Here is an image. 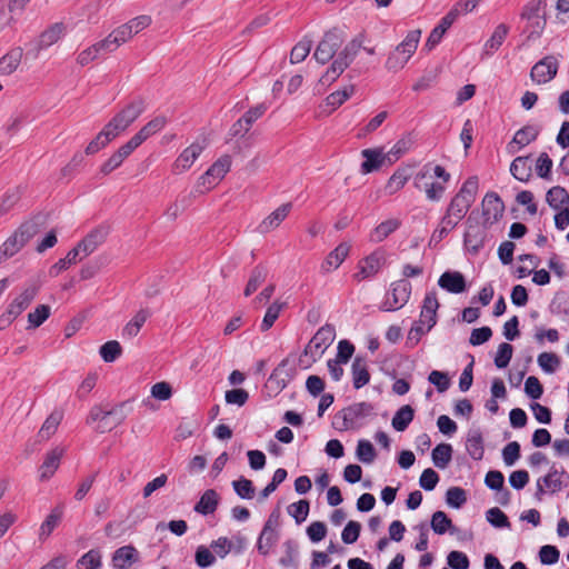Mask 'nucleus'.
<instances>
[{
	"label": "nucleus",
	"mask_w": 569,
	"mask_h": 569,
	"mask_svg": "<svg viewBox=\"0 0 569 569\" xmlns=\"http://www.w3.org/2000/svg\"><path fill=\"white\" fill-rule=\"evenodd\" d=\"M219 496L213 489H208L200 497V500L194 506V511L201 515L213 513L218 507Z\"/></svg>",
	"instance_id": "nucleus-36"
},
{
	"label": "nucleus",
	"mask_w": 569,
	"mask_h": 569,
	"mask_svg": "<svg viewBox=\"0 0 569 569\" xmlns=\"http://www.w3.org/2000/svg\"><path fill=\"white\" fill-rule=\"evenodd\" d=\"M505 204L500 197L495 192L486 193L482 200V214L485 223L493 224L503 214Z\"/></svg>",
	"instance_id": "nucleus-17"
},
{
	"label": "nucleus",
	"mask_w": 569,
	"mask_h": 569,
	"mask_svg": "<svg viewBox=\"0 0 569 569\" xmlns=\"http://www.w3.org/2000/svg\"><path fill=\"white\" fill-rule=\"evenodd\" d=\"M350 250L348 243H340L332 251L328 253L323 262L321 263V271L323 273L331 272L340 267L345 261Z\"/></svg>",
	"instance_id": "nucleus-25"
},
{
	"label": "nucleus",
	"mask_w": 569,
	"mask_h": 569,
	"mask_svg": "<svg viewBox=\"0 0 569 569\" xmlns=\"http://www.w3.org/2000/svg\"><path fill=\"white\" fill-rule=\"evenodd\" d=\"M311 41L308 39H303L299 41L291 50L290 53V61L291 63H299L302 62L311 50Z\"/></svg>",
	"instance_id": "nucleus-60"
},
{
	"label": "nucleus",
	"mask_w": 569,
	"mask_h": 569,
	"mask_svg": "<svg viewBox=\"0 0 569 569\" xmlns=\"http://www.w3.org/2000/svg\"><path fill=\"white\" fill-rule=\"evenodd\" d=\"M370 380L367 362L357 357L352 363V382L356 389L365 387Z\"/></svg>",
	"instance_id": "nucleus-39"
},
{
	"label": "nucleus",
	"mask_w": 569,
	"mask_h": 569,
	"mask_svg": "<svg viewBox=\"0 0 569 569\" xmlns=\"http://www.w3.org/2000/svg\"><path fill=\"white\" fill-rule=\"evenodd\" d=\"M62 413L59 411H53L42 423L38 437L41 440H48L51 436H53L61 422Z\"/></svg>",
	"instance_id": "nucleus-47"
},
{
	"label": "nucleus",
	"mask_w": 569,
	"mask_h": 569,
	"mask_svg": "<svg viewBox=\"0 0 569 569\" xmlns=\"http://www.w3.org/2000/svg\"><path fill=\"white\" fill-rule=\"evenodd\" d=\"M569 476L565 470L551 467L549 472L537 480L536 498L541 499L545 493H557L568 486Z\"/></svg>",
	"instance_id": "nucleus-10"
},
{
	"label": "nucleus",
	"mask_w": 569,
	"mask_h": 569,
	"mask_svg": "<svg viewBox=\"0 0 569 569\" xmlns=\"http://www.w3.org/2000/svg\"><path fill=\"white\" fill-rule=\"evenodd\" d=\"M206 148V141H196L187 147L176 159L173 163V171L180 173L188 170L202 153Z\"/></svg>",
	"instance_id": "nucleus-16"
},
{
	"label": "nucleus",
	"mask_w": 569,
	"mask_h": 569,
	"mask_svg": "<svg viewBox=\"0 0 569 569\" xmlns=\"http://www.w3.org/2000/svg\"><path fill=\"white\" fill-rule=\"evenodd\" d=\"M138 560V552L133 546H123L117 549L112 557V562L117 569H128Z\"/></svg>",
	"instance_id": "nucleus-32"
},
{
	"label": "nucleus",
	"mask_w": 569,
	"mask_h": 569,
	"mask_svg": "<svg viewBox=\"0 0 569 569\" xmlns=\"http://www.w3.org/2000/svg\"><path fill=\"white\" fill-rule=\"evenodd\" d=\"M63 516V506L59 505L54 507L51 512L47 516L44 521L41 523L39 529V539L46 540L56 527L59 525Z\"/></svg>",
	"instance_id": "nucleus-35"
},
{
	"label": "nucleus",
	"mask_w": 569,
	"mask_h": 569,
	"mask_svg": "<svg viewBox=\"0 0 569 569\" xmlns=\"http://www.w3.org/2000/svg\"><path fill=\"white\" fill-rule=\"evenodd\" d=\"M511 174L519 181L526 182L531 177V163L529 157H517L510 164Z\"/></svg>",
	"instance_id": "nucleus-38"
},
{
	"label": "nucleus",
	"mask_w": 569,
	"mask_h": 569,
	"mask_svg": "<svg viewBox=\"0 0 569 569\" xmlns=\"http://www.w3.org/2000/svg\"><path fill=\"white\" fill-rule=\"evenodd\" d=\"M466 449L475 460H481L485 453L483 438L479 429H471L468 432Z\"/></svg>",
	"instance_id": "nucleus-34"
},
{
	"label": "nucleus",
	"mask_w": 569,
	"mask_h": 569,
	"mask_svg": "<svg viewBox=\"0 0 569 569\" xmlns=\"http://www.w3.org/2000/svg\"><path fill=\"white\" fill-rule=\"evenodd\" d=\"M342 42L343 38L338 31L332 30L327 32L316 48L313 53L315 59L322 64L327 63L335 57Z\"/></svg>",
	"instance_id": "nucleus-13"
},
{
	"label": "nucleus",
	"mask_w": 569,
	"mask_h": 569,
	"mask_svg": "<svg viewBox=\"0 0 569 569\" xmlns=\"http://www.w3.org/2000/svg\"><path fill=\"white\" fill-rule=\"evenodd\" d=\"M413 139L410 134L400 138L387 152V160L389 163L397 161L400 157L406 154L412 147Z\"/></svg>",
	"instance_id": "nucleus-45"
},
{
	"label": "nucleus",
	"mask_w": 569,
	"mask_h": 569,
	"mask_svg": "<svg viewBox=\"0 0 569 569\" xmlns=\"http://www.w3.org/2000/svg\"><path fill=\"white\" fill-rule=\"evenodd\" d=\"M361 156L365 158L361 163L363 174L379 170L387 160V153H382L381 149H363Z\"/></svg>",
	"instance_id": "nucleus-26"
},
{
	"label": "nucleus",
	"mask_w": 569,
	"mask_h": 569,
	"mask_svg": "<svg viewBox=\"0 0 569 569\" xmlns=\"http://www.w3.org/2000/svg\"><path fill=\"white\" fill-rule=\"evenodd\" d=\"M38 232V223L33 220H29L23 222L13 233L18 237L21 243L26 246Z\"/></svg>",
	"instance_id": "nucleus-51"
},
{
	"label": "nucleus",
	"mask_w": 569,
	"mask_h": 569,
	"mask_svg": "<svg viewBox=\"0 0 569 569\" xmlns=\"http://www.w3.org/2000/svg\"><path fill=\"white\" fill-rule=\"evenodd\" d=\"M79 569H99L101 567V552L97 549L89 550L77 562Z\"/></svg>",
	"instance_id": "nucleus-54"
},
{
	"label": "nucleus",
	"mask_w": 569,
	"mask_h": 569,
	"mask_svg": "<svg viewBox=\"0 0 569 569\" xmlns=\"http://www.w3.org/2000/svg\"><path fill=\"white\" fill-rule=\"evenodd\" d=\"M236 493L242 499H252L254 496V488L252 481L241 477L232 482Z\"/></svg>",
	"instance_id": "nucleus-64"
},
{
	"label": "nucleus",
	"mask_w": 569,
	"mask_h": 569,
	"mask_svg": "<svg viewBox=\"0 0 569 569\" xmlns=\"http://www.w3.org/2000/svg\"><path fill=\"white\" fill-rule=\"evenodd\" d=\"M357 458L363 463H371L376 459V450L369 440L361 439L358 441Z\"/></svg>",
	"instance_id": "nucleus-55"
},
{
	"label": "nucleus",
	"mask_w": 569,
	"mask_h": 569,
	"mask_svg": "<svg viewBox=\"0 0 569 569\" xmlns=\"http://www.w3.org/2000/svg\"><path fill=\"white\" fill-rule=\"evenodd\" d=\"M231 168V157L224 154L220 157L212 166L199 178L197 191L204 193L214 188L229 172Z\"/></svg>",
	"instance_id": "nucleus-9"
},
{
	"label": "nucleus",
	"mask_w": 569,
	"mask_h": 569,
	"mask_svg": "<svg viewBox=\"0 0 569 569\" xmlns=\"http://www.w3.org/2000/svg\"><path fill=\"white\" fill-rule=\"evenodd\" d=\"M336 338V329L332 325L320 327L306 346L300 357V363L306 367L311 366L319 360L325 351L331 346Z\"/></svg>",
	"instance_id": "nucleus-2"
},
{
	"label": "nucleus",
	"mask_w": 569,
	"mask_h": 569,
	"mask_svg": "<svg viewBox=\"0 0 569 569\" xmlns=\"http://www.w3.org/2000/svg\"><path fill=\"white\" fill-rule=\"evenodd\" d=\"M487 521L496 528H510L508 517L499 508L493 507L486 512Z\"/></svg>",
	"instance_id": "nucleus-62"
},
{
	"label": "nucleus",
	"mask_w": 569,
	"mask_h": 569,
	"mask_svg": "<svg viewBox=\"0 0 569 569\" xmlns=\"http://www.w3.org/2000/svg\"><path fill=\"white\" fill-rule=\"evenodd\" d=\"M78 252L73 248L67 253V256L60 260H58L54 264H52L49 269L50 277H57L63 270H67L71 264L77 262Z\"/></svg>",
	"instance_id": "nucleus-53"
},
{
	"label": "nucleus",
	"mask_w": 569,
	"mask_h": 569,
	"mask_svg": "<svg viewBox=\"0 0 569 569\" xmlns=\"http://www.w3.org/2000/svg\"><path fill=\"white\" fill-rule=\"evenodd\" d=\"M279 539L278 531L262 529L257 541V549L260 555H268Z\"/></svg>",
	"instance_id": "nucleus-49"
},
{
	"label": "nucleus",
	"mask_w": 569,
	"mask_h": 569,
	"mask_svg": "<svg viewBox=\"0 0 569 569\" xmlns=\"http://www.w3.org/2000/svg\"><path fill=\"white\" fill-rule=\"evenodd\" d=\"M64 449L56 447L48 451L44 456L43 462L39 467V480L44 482L52 478L58 470Z\"/></svg>",
	"instance_id": "nucleus-18"
},
{
	"label": "nucleus",
	"mask_w": 569,
	"mask_h": 569,
	"mask_svg": "<svg viewBox=\"0 0 569 569\" xmlns=\"http://www.w3.org/2000/svg\"><path fill=\"white\" fill-rule=\"evenodd\" d=\"M539 367L547 373H552L560 365V360L557 355L552 352H542L538 356Z\"/></svg>",
	"instance_id": "nucleus-63"
},
{
	"label": "nucleus",
	"mask_w": 569,
	"mask_h": 569,
	"mask_svg": "<svg viewBox=\"0 0 569 569\" xmlns=\"http://www.w3.org/2000/svg\"><path fill=\"white\" fill-rule=\"evenodd\" d=\"M100 356L106 362H113L122 352L118 341L111 340L100 347Z\"/></svg>",
	"instance_id": "nucleus-59"
},
{
	"label": "nucleus",
	"mask_w": 569,
	"mask_h": 569,
	"mask_svg": "<svg viewBox=\"0 0 569 569\" xmlns=\"http://www.w3.org/2000/svg\"><path fill=\"white\" fill-rule=\"evenodd\" d=\"M268 270L264 266L258 264L251 271L248 283L244 288V296H251L266 280Z\"/></svg>",
	"instance_id": "nucleus-44"
},
{
	"label": "nucleus",
	"mask_w": 569,
	"mask_h": 569,
	"mask_svg": "<svg viewBox=\"0 0 569 569\" xmlns=\"http://www.w3.org/2000/svg\"><path fill=\"white\" fill-rule=\"evenodd\" d=\"M136 150L130 141L121 146L110 158L104 161L100 168V172L104 176L111 173L119 168L123 161Z\"/></svg>",
	"instance_id": "nucleus-23"
},
{
	"label": "nucleus",
	"mask_w": 569,
	"mask_h": 569,
	"mask_svg": "<svg viewBox=\"0 0 569 569\" xmlns=\"http://www.w3.org/2000/svg\"><path fill=\"white\" fill-rule=\"evenodd\" d=\"M144 111V102L141 99H136L121 109L106 127L117 138L123 132L131 123H133L140 114Z\"/></svg>",
	"instance_id": "nucleus-7"
},
{
	"label": "nucleus",
	"mask_w": 569,
	"mask_h": 569,
	"mask_svg": "<svg viewBox=\"0 0 569 569\" xmlns=\"http://www.w3.org/2000/svg\"><path fill=\"white\" fill-rule=\"evenodd\" d=\"M509 27L505 23H500L493 30L491 37L486 41L483 46L482 57H490L499 50L501 44L507 38Z\"/></svg>",
	"instance_id": "nucleus-30"
},
{
	"label": "nucleus",
	"mask_w": 569,
	"mask_h": 569,
	"mask_svg": "<svg viewBox=\"0 0 569 569\" xmlns=\"http://www.w3.org/2000/svg\"><path fill=\"white\" fill-rule=\"evenodd\" d=\"M411 295V283L406 279H400L391 283V289L387 300L383 303L386 311H395L403 307Z\"/></svg>",
	"instance_id": "nucleus-12"
},
{
	"label": "nucleus",
	"mask_w": 569,
	"mask_h": 569,
	"mask_svg": "<svg viewBox=\"0 0 569 569\" xmlns=\"http://www.w3.org/2000/svg\"><path fill=\"white\" fill-rule=\"evenodd\" d=\"M513 348L508 342H502L499 345L496 357H495V365L499 369L506 368L511 358H512Z\"/></svg>",
	"instance_id": "nucleus-61"
},
{
	"label": "nucleus",
	"mask_w": 569,
	"mask_h": 569,
	"mask_svg": "<svg viewBox=\"0 0 569 569\" xmlns=\"http://www.w3.org/2000/svg\"><path fill=\"white\" fill-rule=\"evenodd\" d=\"M24 246L13 233L0 247V261L7 260L18 253Z\"/></svg>",
	"instance_id": "nucleus-50"
},
{
	"label": "nucleus",
	"mask_w": 569,
	"mask_h": 569,
	"mask_svg": "<svg viewBox=\"0 0 569 569\" xmlns=\"http://www.w3.org/2000/svg\"><path fill=\"white\" fill-rule=\"evenodd\" d=\"M467 501L465 489L460 487H451L446 492V502L448 506L459 509Z\"/></svg>",
	"instance_id": "nucleus-57"
},
{
	"label": "nucleus",
	"mask_w": 569,
	"mask_h": 569,
	"mask_svg": "<svg viewBox=\"0 0 569 569\" xmlns=\"http://www.w3.org/2000/svg\"><path fill=\"white\" fill-rule=\"evenodd\" d=\"M558 67L557 58L547 56L532 67L530 77L537 84L548 83L556 77Z\"/></svg>",
	"instance_id": "nucleus-14"
},
{
	"label": "nucleus",
	"mask_w": 569,
	"mask_h": 569,
	"mask_svg": "<svg viewBox=\"0 0 569 569\" xmlns=\"http://www.w3.org/2000/svg\"><path fill=\"white\" fill-rule=\"evenodd\" d=\"M167 124V118L158 116L146 123L129 141L137 149L147 139L161 131Z\"/></svg>",
	"instance_id": "nucleus-20"
},
{
	"label": "nucleus",
	"mask_w": 569,
	"mask_h": 569,
	"mask_svg": "<svg viewBox=\"0 0 569 569\" xmlns=\"http://www.w3.org/2000/svg\"><path fill=\"white\" fill-rule=\"evenodd\" d=\"M401 226V221L396 218L387 219L379 223L369 236V240L373 243L382 242L391 233L398 230Z\"/></svg>",
	"instance_id": "nucleus-31"
},
{
	"label": "nucleus",
	"mask_w": 569,
	"mask_h": 569,
	"mask_svg": "<svg viewBox=\"0 0 569 569\" xmlns=\"http://www.w3.org/2000/svg\"><path fill=\"white\" fill-rule=\"evenodd\" d=\"M452 526L451 519L443 511H436L431 517V528L437 535L446 533Z\"/></svg>",
	"instance_id": "nucleus-56"
},
{
	"label": "nucleus",
	"mask_w": 569,
	"mask_h": 569,
	"mask_svg": "<svg viewBox=\"0 0 569 569\" xmlns=\"http://www.w3.org/2000/svg\"><path fill=\"white\" fill-rule=\"evenodd\" d=\"M450 179V173L442 166L428 162L415 176L413 184L425 192L429 201L439 202Z\"/></svg>",
	"instance_id": "nucleus-1"
},
{
	"label": "nucleus",
	"mask_w": 569,
	"mask_h": 569,
	"mask_svg": "<svg viewBox=\"0 0 569 569\" xmlns=\"http://www.w3.org/2000/svg\"><path fill=\"white\" fill-rule=\"evenodd\" d=\"M452 447L449 443H440L432 450V462L437 468L445 469L451 461Z\"/></svg>",
	"instance_id": "nucleus-43"
},
{
	"label": "nucleus",
	"mask_w": 569,
	"mask_h": 569,
	"mask_svg": "<svg viewBox=\"0 0 569 569\" xmlns=\"http://www.w3.org/2000/svg\"><path fill=\"white\" fill-rule=\"evenodd\" d=\"M116 139L114 134L104 126L103 129L89 142L86 148L87 154H94L103 149L109 142Z\"/></svg>",
	"instance_id": "nucleus-46"
},
{
	"label": "nucleus",
	"mask_w": 569,
	"mask_h": 569,
	"mask_svg": "<svg viewBox=\"0 0 569 569\" xmlns=\"http://www.w3.org/2000/svg\"><path fill=\"white\" fill-rule=\"evenodd\" d=\"M373 412V406L368 402H358L338 412L333 426L338 430L357 429L365 425V421Z\"/></svg>",
	"instance_id": "nucleus-4"
},
{
	"label": "nucleus",
	"mask_w": 569,
	"mask_h": 569,
	"mask_svg": "<svg viewBox=\"0 0 569 569\" xmlns=\"http://www.w3.org/2000/svg\"><path fill=\"white\" fill-rule=\"evenodd\" d=\"M438 286L450 293H462L467 289L463 274L459 271H446L438 279Z\"/></svg>",
	"instance_id": "nucleus-21"
},
{
	"label": "nucleus",
	"mask_w": 569,
	"mask_h": 569,
	"mask_svg": "<svg viewBox=\"0 0 569 569\" xmlns=\"http://www.w3.org/2000/svg\"><path fill=\"white\" fill-rule=\"evenodd\" d=\"M41 287V282L30 281L23 290L8 306L7 312L2 315L0 322L10 323L20 316L34 300Z\"/></svg>",
	"instance_id": "nucleus-8"
},
{
	"label": "nucleus",
	"mask_w": 569,
	"mask_h": 569,
	"mask_svg": "<svg viewBox=\"0 0 569 569\" xmlns=\"http://www.w3.org/2000/svg\"><path fill=\"white\" fill-rule=\"evenodd\" d=\"M108 230L106 228H96L90 231L73 249L77 250L80 260L94 252L107 238Z\"/></svg>",
	"instance_id": "nucleus-15"
},
{
	"label": "nucleus",
	"mask_w": 569,
	"mask_h": 569,
	"mask_svg": "<svg viewBox=\"0 0 569 569\" xmlns=\"http://www.w3.org/2000/svg\"><path fill=\"white\" fill-rule=\"evenodd\" d=\"M30 0H9L7 4H0V33L16 22Z\"/></svg>",
	"instance_id": "nucleus-19"
},
{
	"label": "nucleus",
	"mask_w": 569,
	"mask_h": 569,
	"mask_svg": "<svg viewBox=\"0 0 569 569\" xmlns=\"http://www.w3.org/2000/svg\"><path fill=\"white\" fill-rule=\"evenodd\" d=\"M21 58L22 50L20 48L9 51L0 59V73L9 76L14 72L21 62Z\"/></svg>",
	"instance_id": "nucleus-40"
},
{
	"label": "nucleus",
	"mask_w": 569,
	"mask_h": 569,
	"mask_svg": "<svg viewBox=\"0 0 569 569\" xmlns=\"http://www.w3.org/2000/svg\"><path fill=\"white\" fill-rule=\"evenodd\" d=\"M309 501L308 500H299L298 502H293L288 507V513L296 520L297 523L303 522L309 513Z\"/></svg>",
	"instance_id": "nucleus-58"
},
{
	"label": "nucleus",
	"mask_w": 569,
	"mask_h": 569,
	"mask_svg": "<svg viewBox=\"0 0 569 569\" xmlns=\"http://www.w3.org/2000/svg\"><path fill=\"white\" fill-rule=\"evenodd\" d=\"M291 203H283L272 211L259 224L258 230L260 233H268L280 226V223L288 217L291 210Z\"/></svg>",
	"instance_id": "nucleus-24"
},
{
	"label": "nucleus",
	"mask_w": 569,
	"mask_h": 569,
	"mask_svg": "<svg viewBox=\"0 0 569 569\" xmlns=\"http://www.w3.org/2000/svg\"><path fill=\"white\" fill-rule=\"evenodd\" d=\"M129 411H131L129 401L118 403L111 410H108V415L112 418V421L106 425H98L97 430L102 433L111 431L124 421Z\"/></svg>",
	"instance_id": "nucleus-29"
},
{
	"label": "nucleus",
	"mask_w": 569,
	"mask_h": 569,
	"mask_svg": "<svg viewBox=\"0 0 569 569\" xmlns=\"http://www.w3.org/2000/svg\"><path fill=\"white\" fill-rule=\"evenodd\" d=\"M420 37L421 30L409 31L406 38L389 53L385 64L386 69L392 72L403 69L416 52Z\"/></svg>",
	"instance_id": "nucleus-3"
},
{
	"label": "nucleus",
	"mask_w": 569,
	"mask_h": 569,
	"mask_svg": "<svg viewBox=\"0 0 569 569\" xmlns=\"http://www.w3.org/2000/svg\"><path fill=\"white\" fill-rule=\"evenodd\" d=\"M64 32V26L62 23H54L49 29L43 31L38 41L39 49H46L59 41Z\"/></svg>",
	"instance_id": "nucleus-41"
},
{
	"label": "nucleus",
	"mask_w": 569,
	"mask_h": 569,
	"mask_svg": "<svg viewBox=\"0 0 569 569\" xmlns=\"http://www.w3.org/2000/svg\"><path fill=\"white\" fill-rule=\"evenodd\" d=\"M439 301L436 291L426 295L420 312V322L427 325V329H432L437 322V310Z\"/></svg>",
	"instance_id": "nucleus-22"
},
{
	"label": "nucleus",
	"mask_w": 569,
	"mask_h": 569,
	"mask_svg": "<svg viewBox=\"0 0 569 569\" xmlns=\"http://www.w3.org/2000/svg\"><path fill=\"white\" fill-rule=\"evenodd\" d=\"M415 410L411 406H402L393 416L391 425L397 431H405L413 420Z\"/></svg>",
	"instance_id": "nucleus-42"
},
{
	"label": "nucleus",
	"mask_w": 569,
	"mask_h": 569,
	"mask_svg": "<svg viewBox=\"0 0 569 569\" xmlns=\"http://www.w3.org/2000/svg\"><path fill=\"white\" fill-rule=\"evenodd\" d=\"M362 47V42L359 39H352L346 44L342 51L333 60L330 68L321 77L320 82L322 84H330L336 81L339 76L349 67L355 60Z\"/></svg>",
	"instance_id": "nucleus-6"
},
{
	"label": "nucleus",
	"mask_w": 569,
	"mask_h": 569,
	"mask_svg": "<svg viewBox=\"0 0 569 569\" xmlns=\"http://www.w3.org/2000/svg\"><path fill=\"white\" fill-rule=\"evenodd\" d=\"M478 191V178L469 177L457 194L451 199L447 211L450 216L462 220L476 200Z\"/></svg>",
	"instance_id": "nucleus-5"
},
{
	"label": "nucleus",
	"mask_w": 569,
	"mask_h": 569,
	"mask_svg": "<svg viewBox=\"0 0 569 569\" xmlns=\"http://www.w3.org/2000/svg\"><path fill=\"white\" fill-rule=\"evenodd\" d=\"M486 231L479 226H470L465 233V247L471 254H477L485 244Z\"/></svg>",
	"instance_id": "nucleus-28"
},
{
	"label": "nucleus",
	"mask_w": 569,
	"mask_h": 569,
	"mask_svg": "<svg viewBox=\"0 0 569 569\" xmlns=\"http://www.w3.org/2000/svg\"><path fill=\"white\" fill-rule=\"evenodd\" d=\"M386 263V254L378 249L363 258L358 263V271L353 274L356 281L361 282L375 277Z\"/></svg>",
	"instance_id": "nucleus-11"
},
{
	"label": "nucleus",
	"mask_w": 569,
	"mask_h": 569,
	"mask_svg": "<svg viewBox=\"0 0 569 569\" xmlns=\"http://www.w3.org/2000/svg\"><path fill=\"white\" fill-rule=\"evenodd\" d=\"M538 136V130L535 127L528 126L519 129L510 143L511 144H518L519 148H523L527 144H529L531 141H533Z\"/></svg>",
	"instance_id": "nucleus-52"
},
{
	"label": "nucleus",
	"mask_w": 569,
	"mask_h": 569,
	"mask_svg": "<svg viewBox=\"0 0 569 569\" xmlns=\"http://www.w3.org/2000/svg\"><path fill=\"white\" fill-rule=\"evenodd\" d=\"M150 317L149 309H140L132 319L123 327L122 329V338L123 339H132L138 336L140 329L146 323L148 318Z\"/></svg>",
	"instance_id": "nucleus-33"
},
{
	"label": "nucleus",
	"mask_w": 569,
	"mask_h": 569,
	"mask_svg": "<svg viewBox=\"0 0 569 569\" xmlns=\"http://www.w3.org/2000/svg\"><path fill=\"white\" fill-rule=\"evenodd\" d=\"M51 315V308L48 305H39L28 315L27 329H36L40 327Z\"/></svg>",
	"instance_id": "nucleus-48"
},
{
	"label": "nucleus",
	"mask_w": 569,
	"mask_h": 569,
	"mask_svg": "<svg viewBox=\"0 0 569 569\" xmlns=\"http://www.w3.org/2000/svg\"><path fill=\"white\" fill-rule=\"evenodd\" d=\"M546 200L555 210L569 208V193L562 187L556 186L549 189Z\"/></svg>",
	"instance_id": "nucleus-37"
},
{
	"label": "nucleus",
	"mask_w": 569,
	"mask_h": 569,
	"mask_svg": "<svg viewBox=\"0 0 569 569\" xmlns=\"http://www.w3.org/2000/svg\"><path fill=\"white\" fill-rule=\"evenodd\" d=\"M411 178L409 167H399L388 179L383 187V191L388 196H393L400 191Z\"/></svg>",
	"instance_id": "nucleus-27"
}]
</instances>
